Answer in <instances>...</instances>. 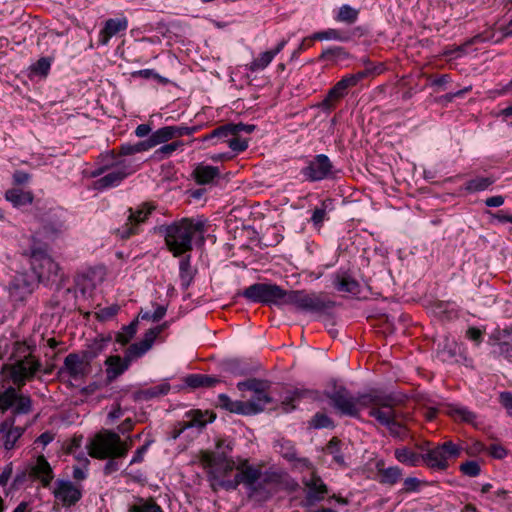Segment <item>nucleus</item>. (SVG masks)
<instances>
[{"mask_svg": "<svg viewBox=\"0 0 512 512\" xmlns=\"http://www.w3.org/2000/svg\"><path fill=\"white\" fill-rule=\"evenodd\" d=\"M446 413L456 421H462L469 424H473L477 418L476 414L467 407L458 405H449Z\"/></svg>", "mask_w": 512, "mask_h": 512, "instance_id": "36", "label": "nucleus"}, {"mask_svg": "<svg viewBox=\"0 0 512 512\" xmlns=\"http://www.w3.org/2000/svg\"><path fill=\"white\" fill-rule=\"evenodd\" d=\"M154 443V439H148L146 440V442L141 446L139 447L135 453H134V456L132 457L131 461H130V465H133L135 463H140L143 461L144 459V455L145 453L147 452L148 448Z\"/></svg>", "mask_w": 512, "mask_h": 512, "instance_id": "60", "label": "nucleus"}, {"mask_svg": "<svg viewBox=\"0 0 512 512\" xmlns=\"http://www.w3.org/2000/svg\"><path fill=\"white\" fill-rule=\"evenodd\" d=\"M31 473L38 478L45 487L49 486L54 477L52 468L43 455L38 456L36 464L31 469Z\"/></svg>", "mask_w": 512, "mask_h": 512, "instance_id": "25", "label": "nucleus"}, {"mask_svg": "<svg viewBox=\"0 0 512 512\" xmlns=\"http://www.w3.org/2000/svg\"><path fill=\"white\" fill-rule=\"evenodd\" d=\"M200 460L205 467L209 468L208 478L214 490L222 488V482L231 481V479L226 477L237 467L235 460L230 455H227L225 451H203Z\"/></svg>", "mask_w": 512, "mask_h": 512, "instance_id": "4", "label": "nucleus"}, {"mask_svg": "<svg viewBox=\"0 0 512 512\" xmlns=\"http://www.w3.org/2000/svg\"><path fill=\"white\" fill-rule=\"evenodd\" d=\"M187 416L191 417V422L188 427H203L206 425V421L203 419L204 413L201 410H191L187 413Z\"/></svg>", "mask_w": 512, "mask_h": 512, "instance_id": "61", "label": "nucleus"}, {"mask_svg": "<svg viewBox=\"0 0 512 512\" xmlns=\"http://www.w3.org/2000/svg\"><path fill=\"white\" fill-rule=\"evenodd\" d=\"M236 474L231 481L222 482V489L227 491L236 490L240 484H242L246 491L250 489L264 472L254 465L249 463L248 459H243L237 463Z\"/></svg>", "mask_w": 512, "mask_h": 512, "instance_id": "8", "label": "nucleus"}, {"mask_svg": "<svg viewBox=\"0 0 512 512\" xmlns=\"http://www.w3.org/2000/svg\"><path fill=\"white\" fill-rule=\"evenodd\" d=\"M232 128V125L230 123H227L225 125L215 128L209 134H206L205 136L199 138L198 140L201 142L211 141L213 145L228 143L229 138L231 136H234Z\"/></svg>", "mask_w": 512, "mask_h": 512, "instance_id": "27", "label": "nucleus"}, {"mask_svg": "<svg viewBox=\"0 0 512 512\" xmlns=\"http://www.w3.org/2000/svg\"><path fill=\"white\" fill-rule=\"evenodd\" d=\"M219 175L220 171L218 167L204 164H198L193 171V176L200 185L211 183L215 178L219 177Z\"/></svg>", "mask_w": 512, "mask_h": 512, "instance_id": "30", "label": "nucleus"}, {"mask_svg": "<svg viewBox=\"0 0 512 512\" xmlns=\"http://www.w3.org/2000/svg\"><path fill=\"white\" fill-rule=\"evenodd\" d=\"M34 288V280L31 276L20 273L14 276L9 284V293L16 301H22L31 294Z\"/></svg>", "mask_w": 512, "mask_h": 512, "instance_id": "19", "label": "nucleus"}, {"mask_svg": "<svg viewBox=\"0 0 512 512\" xmlns=\"http://www.w3.org/2000/svg\"><path fill=\"white\" fill-rule=\"evenodd\" d=\"M331 210H333V199L326 198L322 200L320 206L313 210L310 221L315 227H321L326 219L327 213Z\"/></svg>", "mask_w": 512, "mask_h": 512, "instance_id": "39", "label": "nucleus"}, {"mask_svg": "<svg viewBox=\"0 0 512 512\" xmlns=\"http://www.w3.org/2000/svg\"><path fill=\"white\" fill-rule=\"evenodd\" d=\"M249 302L268 306L293 305L297 310L324 314L335 307V301L322 294L306 293L303 290H285L277 284L254 283L238 293Z\"/></svg>", "mask_w": 512, "mask_h": 512, "instance_id": "1", "label": "nucleus"}, {"mask_svg": "<svg viewBox=\"0 0 512 512\" xmlns=\"http://www.w3.org/2000/svg\"><path fill=\"white\" fill-rule=\"evenodd\" d=\"M195 276V270L191 267V256L190 254L183 255V258L179 262V277L181 286L184 290L188 289L191 285Z\"/></svg>", "mask_w": 512, "mask_h": 512, "instance_id": "34", "label": "nucleus"}, {"mask_svg": "<svg viewBox=\"0 0 512 512\" xmlns=\"http://www.w3.org/2000/svg\"><path fill=\"white\" fill-rule=\"evenodd\" d=\"M321 401L322 397L318 390L294 388L286 390L282 400L281 409L285 413H289L297 408V404L303 400Z\"/></svg>", "mask_w": 512, "mask_h": 512, "instance_id": "15", "label": "nucleus"}, {"mask_svg": "<svg viewBox=\"0 0 512 512\" xmlns=\"http://www.w3.org/2000/svg\"><path fill=\"white\" fill-rule=\"evenodd\" d=\"M118 305H111L105 308L100 309V311L97 313V318L100 321H106L114 317L118 311H119Z\"/></svg>", "mask_w": 512, "mask_h": 512, "instance_id": "62", "label": "nucleus"}, {"mask_svg": "<svg viewBox=\"0 0 512 512\" xmlns=\"http://www.w3.org/2000/svg\"><path fill=\"white\" fill-rule=\"evenodd\" d=\"M279 483V475L275 472L265 471L257 483L247 491L249 498L258 502L270 499L274 493V486Z\"/></svg>", "mask_w": 512, "mask_h": 512, "instance_id": "13", "label": "nucleus"}, {"mask_svg": "<svg viewBox=\"0 0 512 512\" xmlns=\"http://www.w3.org/2000/svg\"><path fill=\"white\" fill-rule=\"evenodd\" d=\"M174 131L176 130L173 126L161 127L151 134V141L157 146L159 144L166 143L169 140L176 139Z\"/></svg>", "mask_w": 512, "mask_h": 512, "instance_id": "49", "label": "nucleus"}, {"mask_svg": "<svg viewBox=\"0 0 512 512\" xmlns=\"http://www.w3.org/2000/svg\"><path fill=\"white\" fill-rule=\"evenodd\" d=\"M32 401L29 396L18 395L15 401L14 414H27L31 411Z\"/></svg>", "mask_w": 512, "mask_h": 512, "instance_id": "55", "label": "nucleus"}, {"mask_svg": "<svg viewBox=\"0 0 512 512\" xmlns=\"http://www.w3.org/2000/svg\"><path fill=\"white\" fill-rule=\"evenodd\" d=\"M227 144L236 153L243 152L248 148L247 139H241L238 136H231Z\"/></svg>", "mask_w": 512, "mask_h": 512, "instance_id": "59", "label": "nucleus"}, {"mask_svg": "<svg viewBox=\"0 0 512 512\" xmlns=\"http://www.w3.org/2000/svg\"><path fill=\"white\" fill-rule=\"evenodd\" d=\"M332 285L338 292L357 295L360 293V284L349 271L340 269L331 276Z\"/></svg>", "mask_w": 512, "mask_h": 512, "instance_id": "20", "label": "nucleus"}, {"mask_svg": "<svg viewBox=\"0 0 512 512\" xmlns=\"http://www.w3.org/2000/svg\"><path fill=\"white\" fill-rule=\"evenodd\" d=\"M333 164L325 154H318L308 160L300 173L309 182H318L333 175Z\"/></svg>", "mask_w": 512, "mask_h": 512, "instance_id": "9", "label": "nucleus"}, {"mask_svg": "<svg viewBox=\"0 0 512 512\" xmlns=\"http://www.w3.org/2000/svg\"><path fill=\"white\" fill-rule=\"evenodd\" d=\"M349 36L346 33H343L337 29H328L325 31H320L314 33L310 39L311 40H336L340 42H346L349 40Z\"/></svg>", "mask_w": 512, "mask_h": 512, "instance_id": "44", "label": "nucleus"}, {"mask_svg": "<svg viewBox=\"0 0 512 512\" xmlns=\"http://www.w3.org/2000/svg\"><path fill=\"white\" fill-rule=\"evenodd\" d=\"M368 414L383 426L395 425V418L398 417L394 407H371Z\"/></svg>", "mask_w": 512, "mask_h": 512, "instance_id": "29", "label": "nucleus"}, {"mask_svg": "<svg viewBox=\"0 0 512 512\" xmlns=\"http://www.w3.org/2000/svg\"><path fill=\"white\" fill-rule=\"evenodd\" d=\"M502 335L503 336L501 337L500 333H491L489 336V343L492 346L497 347V349L493 351V354L496 356H503L508 360H512V344L505 342L506 336L504 334Z\"/></svg>", "mask_w": 512, "mask_h": 512, "instance_id": "31", "label": "nucleus"}, {"mask_svg": "<svg viewBox=\"0 0 512 512\" xmlns=\"http://www.w3.org/2000/svg\"><path fill=\"white\" fill-rule=\"evenodd\" d=\"M221 369L225 373L242 376L247 373L246 366L239 359H227L221 363Z\"/></svg>", "mask_w": 512, "mask_h": 512, "instance_id": "46", "label": "nucleus"}, {"mask_svg": "<svg viewBox=\"0 0 512 512\" xmlns=\"http://www.w3.org/2000/svg\"><path fill=\"white\" fill-rule=\"evenodd\" d=\"M138 323V318H136L130 324L123 326L121 330L117 332L115 341L121 345H127L136 335Z\"/></svg>", "mask_w": 512, "mask_h": 512, "instance_id": "41", "label": "nucleus"}, {"mask_svg": "<svg viewBox=\"0 0 512 512\" xmlns=\"http://www.w3.org/2000/svg\"><path fill=\"white\" fill-rule=\"evenodd\" d=\"M123 442L118 433L106 431L104 434H97L87 445L88 453L96 459L122 458L125 457L132 446V437Z\"/></svg>", "mask_w": 512, "mask_h": 512, "instance_id": "3", "label": "nucleus"}, {"mask_svg": "<svg viewBox=\"0 0 512 512\" xmlns=\"http://www.w3.org/2000/svg\"><path fill=\"white\" fill-rule=\"evenodd\" d=\"M304 484L308 488L302 503V506L305 508H310L317 502L322 501L328 493L327 485L314 473L311 475L310 479L304 482Z\"/></svg>", "mask_w": 512, "mask_h": 512, "instance_id": "17", "label": "nucleus"}, {"mask_svg": "<svg viewBox=\"0 0 512 512\" xmlns=\"http://www.w3.org/2000/svg\"><path fill=\"white\" fill-rule=\"evenodd\" d=\"M494 183V180L489 177H477L469 180L466 183V190L469 192H478L487 189Z\"/></svg>", "mask_w": 512, "mask_h": 512, "instance_id": "52", "label": "nucleus"}, {"mask_svg": "<svg viewBox=\"0 0 512 512\" xmlns=\"http://www.w3.org/2000/svg\"><path fill=\"white\" fill-rule=\"evenodd\" d=\"M309 427L313 429H334V421L325 413L317 412L309 421Z\"/></svg>", "mask_w": 512, "mask_h": 512, "instance_id": "48", "label": "nucleus"}, {"mask_svg": "<svg viewBox=\"0 0 512 512\" xmlns=\"http://www.w3.org/2000/svg\"><path fill=\"white\" fill-rule=\"evenodd\" d=\"M155 230L164 237L167 249L174 257H180L193 249V238L199 235L204 242V222L194 218H182L169 225H160Z\"/></svg>", "mask_w": 512, "mask_h": 512, "instance_id": "2", "label": "nucleus"}, {"mask_svg": "<svg viewBox=\"0 0 512 512\" xmlns=\"http://www.w3.org/2000/svg\"><path fill=\"white\" fill-rule=\"evenodd\" d=\"M127 29L126 19H109L106 21L104 28L100 32L99 43L106 45L110 38L120 31Z\"/></svg>", "mask_w": 512, "mask_h": 512, "instance_id": "26", "label": "nucleus"}, {"mask_svg": "<svg viewBox=\"0 0 512 512\" xmlns=\"http://www.w3.org/2000/svg\"><path fill=\"white\" fill-rule=\"evenodd\" d=\"M273 402V399L268 395L267 390L258 393H253L250 400L246 401L249 410H253L252 415L262 412L267 404Z\"/></svg>", "mask_w": 512, "mask_h": 512, "instance_id": "37", "label": "nucleus"}, {"mask_svg": "<svg viewBox=\"0 0 512 512\" xmlns=\"http://www.w3.org/2000/svg\"><path fill=\"white\" fill-rule=\"evenodd\" d=\"M51 67V60L47 57L40 58L31 66V71L35 75L46 76Z\"/></svg>", "mask_w": 512, "mask_h": 512, "instance_id": "56", "label": "nucleus"}, {"mask_svg": "<svg viewBox=\"0 0 512 512\" xmlns=\"http://www.w3.org/2000/svg\"><path fill=\"white\" fill-rule=\"evenodd\" d=\"M112 341L111 335L107 336H99L95 338L87 348L82 352L84 361L86 365H90V363L103 351L106 350L109 343Z\"/></svg>", "mask_w": 512, "mask_h": 512, "instance_id": "23", "label": "nucleus"}, {"mask_svg": "<svg viewBox=\"0 0 512 512\" xmlns=\"http://www.w3.org/2000/svg\"><path fill=\"white\" fill-rule=\"evenodd\" d=\"M342 446V441L337 437H333L326 445V453L332 455L334 462L340 467L347 468L348 464L345 461Z\"/></svg>", "mask_w": 512, "mask_h": 512, "instance_id": "38", "label": "nucleus"}, {"mask_svg": "<svg viewBox=\"0 0 512 512\" xmlns=\"http://www.w3.org/2000/svg\"><path fill=\"white\" fill-rule=\"evenodd\" d=\"M184 143L182 141L176 140L168 144L162 145L160 148L154 151L153 159L157 161H162L168 158L173 152H175L179 147H181Z\"/></svg>", "mask_w": 512, "mask_h": 512, "instance_id": "50", "label": "nucleus"}, {"mask_svg": "<svg viewBox=\"0 0 512 512\" xmlns=\"http://www.w3.org/2000/svg\"><path fill=\"white\" fill-rule=\"evenodd\" d=\"M5 199L11 202L14 207L19 208L31 204L34 196L29 191L13 188L6 191Z\"/></svg>", "mask_w": 512, "mask_h": 512, "instance_id": "33", "label": "nucleus"}, {"mask_svg": "<svg viewBox=\"0 0 512 512\" xmlns=\"http://www.w3.org/2000/svg\"><path fill=\"white\" fill-rule=\"evenodd\" d=\"M219 382L220 380L217 377L206 374H190L185 378L186 385L193 389L200 387H213Z\"/></svg>", "mask_w": 512, "mask_h": 512, "instance_id": "35", "label": "nucleus"}, {"mask_svg": "<svg viewBox=\"0 0 512 512\" xmlns=\"http://www.w3.org/2000/svg\"><path fill=\"white\" fill-rule=\"evenodd\" d=\"M108 157L110 158L111 168L104 176L98 178L94 182L93 186L96 190L102 191L117 187L125 178L136 171V167L131 161L119 159L114 154H111Z\"/></svg>", "mask_w": 512, "mask_h": 512, "instance_id": "6", "label": "nucleus"}, {"mask_svg": "<svg viewBox=\"0 0 512 512\" xmlns=\"http://www.w3.org/2000/svg\"><path fill=\"white\" fill-rule=\"evenodd\" d=\"M106 366V382L112 383L119 376L125 373L130 365L129 363L119 355L108 356L104 362Z\"/></svg>", "mask_w": 512, "mask_h": 512, "instance_id": "21", "label": "nucleus"}, {"mask_svg": "<svg viewBox=\"0 0 512 512\" xmlns=\"http://www.w3.org/2000/svg\"><path fill=\"white\" fill-rule=\"evenodd\" d=\"M377 468L381 477L380 482L384 484L393 485L397 483L402 476V470L398 466L380 468V463H378Z\"/></svg>", "mask_w": 512, "mask_h": 512, "instance_id": "42", "label": "nucleus"}, {"mask_svg": "<svg viewBox=\"0 0 512 512\" xmlns=\"http://www.w3.org/2000/svg\"><path fill=\"white\" fill-rule=\"evenodd\" d=\"M169 391L170 385L168 383H161L148 389L136 391L133 394V399L135 401H148L153 398L166 395L168 394Z\"/></svg>", "mask_w": 512, "mask_h": 512, "instance_id": "32", "label": "nucleus"}, {"mask_svg": "<svg viewBox=\"0 0 512 512\" xmlns=\"http://www.w3.org/2000/svg\"><path fill=\"white\" fill-rule=\"evenodd\" d=\"M394 455L399 462L409 466H416L420 459H422V455L413 452L407 447L396 449Z\"/></svg>", "mask_w": 512, "mask_h": 512, "instance_id": "43", "label": "nucleus"}, {"mask_svg": "<svg viewBox=\"0 0 512 512\" xmlns=\"http://www.w3.org/2000/svg\"><path fill=\"white\" fill-rule=\"evenodd\" d=\"M438 446L440 447L442 452L445 454L447 459L449 457H452V458L458 457L462 450L461 447L454 444L452 441H446L443 444L438 445Z\"/></svg>", "mask_w": 512, "mask_h": 512, "instance_id": "58", "label": "nucleus"}, {"mask_svg": "<svg viewBox=\"0 0 512 512\" xmlns=\"http://www.w3.org/2000/svg\"><path fill=\"white\" fill-rule=\"evenodd\" d=\"M166 311L167 308L165 306L158 305L153 312L141 309L138 317L142 320L158 322L165 316Z\"/></svg>", "mask_w": 512, "mask_h": 512, "instance_id": "54", "label": "nucleus"}, {"mask_svg": "<svg viewBox=\"0 0 512 512\" xmlns=\"http://www.w3.org/2000/svg\"><path fill=\"white\" fill-rule=\"evenodd\" d=\"M324 395L339 416L359 418L355 396L345 386H335L332 391H325Z\"/></svg>", "mask_w": 512, "mask_h": 512, "instance_id": "7", "label": "nucleus"}, {"mask_svg": "<svg viewBox=\"0 0 512 512\" xmlns=\"http://www.w3.org/2000/svg\"><path fill=\"white\" fill-rule=\"evenodd\" d=\"M422 460L432 469L445 470L448 467L447 457L439 446L423 454Z\"/></svg>", "mask_w": 512, "mask_h": 512, "instance_id": "28", "label": "nucleus"}, {"mask_svg": "<svg viewBox=\"0 0 512 512\" xmlns=\"http://www.w3.org/2000/svg\"><path fill=\"white\" fill-rule=\"evenodd\" d=\"M273 59V54L270 51H265L248 65V69L251 72L261 71L265 69L272 62Z\"/></svg>", "mask_w": 512, "mask_h": 512, "instance_id": "51", "label": "nucleus"}, {"mask_svg": "<svg viewBox=\"0 0 512 512\" xmlns=\"http://www.w3.org/2000/svg\"><path fill=\"white\" fill-rule=\"evenodd\" d=\"M359 15V10L351 7L348 4H344L339 8L338 14L335 17L336 21L343 22L346 24H354Z\"/></svg>", "mask_w": 512, "mask_h": 512, "instance_id": "45", "label": "nucleus"}, {"mask_svg": "<svg viewBox=\"0 0 512 512\" xmlns=\"http://www.w3.org/2000/svg\"><path fill=\"white\" fill-rule=\"evenodd\" d=\"M54 496L62 502L63 506L71 507L80 501L82 491L80 487L73 484L71 481L59 479L56 481Z\"/></svg>", "mask_w": 512, "mask_h": 512, "instance_id": "16", "label": "nucleus"}, {"mask_svg": "<svg viewBox=\"0 0 512 512\" xmlns=\"http://www.w3.org/2000/svg\"><path fill=\"white\" fill-rule=\"evenodd\" d=\"M167 323H163L156 327L150 328L144 334L139 342L131 344L125 351L124 359L131 365L132 361L142 357L153 345L156 337L167 327Z\"/></svg>", "mask_w": 512, "mask_h": 512, "instance_id": "11", "label": "nucleus"}, {"mask_svg": "<svg viewBox=\"0 0 512 512\" xmlns=\"http://www.w3.org/2000/svg\"><path fill=\"white\" fill-rule=\"evenodd\" d=\"M15 418L10 417L0 423V444L6 449L14 448L17 440L23 435L25 429L16 427Z\"/></svg>", "mask_w": 512, "mask_h": 512, "instance_id": "18", "label": "nucleus"}, {"mask_svg": "<svg viewBox=\"0 0 512 512\" xmlns=\"http://www.w3.org/2000/svg\"><path fill=\"white\" fill-rule=\"evenodd\" d=\"M154 207L143 204L136 210L129 208L127 222L116 230V235L121 239H128L139 231V225L146 221Z\"/></svg>", "mask_w": 512, "mask_h": 512, "instance_id": "10", "label": "nucleus"}, {"mask_svg": "<svg viewBox=\"0 0 512 512\" xmlns=\"http://www.w3.org/2000/svg\"><path fill=\"white\" fill-rule=\"evenodd\" d=\"M88 366L84 361L83 355L79 356L76 353H71L64 359V368L73 379L84 377L87 374Z\"/></svg>", "mask_w": 512, "mask_h": 512, "instance_id": "22", "label": "nucleus"}, {"mask_svg": "<svg viewBox=\"0 0 512 512\" xmlns=\"http://www.w3.org/2000/svg\"><path fill=\"white\" fill-rule=\"evenodd\" d=\"M128 512H163L153 498H138L137 502L128 507Z\"/></svg>", "mask_w": 512, "mask_h": 512, "instance_id": "40", "label": "nucleus"}, {"mask_svg": "<svg viewBox=\"0 0 512 512\" xmlns=\"http://www.w3.org/2000/svg\"><path fill=\"white\" fill-rule=\"evenodd\" d=\"M460 471L469 477H476L481 472V467L476 461H466L460 465Z\"/></svg>", "mask_w": 512, "mask_h": 512, "instance_id": "57", "label": "nucleus"}, {"mask_svg": "<svg viewBox=\"0 0 512 512\" xmlns=\"http://www.w3.org/2000/svg\"><path fill=\"white\" fill-rule=\"evenodd\" d=\"M15 388L8 387L4 392L0 393V411L4 412L11 408L17 399Z\"/></svg>", "mask_w": 512, "mask_h": 512, "instance_id": "53", "label": "nucleus"}, {"mask_svg": "<svg viewBox=\"0 0 512 512\" xmlns=\"http://www.w3.org/2000/svg\"><path fill=\"white\" fill-rule=\"evenodd\" d=\"M40 363L32 356L25 357L9 366V377L18 387L25 385L27 378H32L40 369Z\"/></svg>", "mask_w": 512, "mask_h": 512, "instance_id": "14", "label": "nucleus"}, {"mask_svg": "<svg viewBox=\"0 0 512 512\" xmlns=\"http://www.w3.org/2000/svg\"><path fill=\"white\" fill-rule=\"evenodd\" d=\"M31 268L39 281L50 280L52 276H57L59 265L48 255L47 245L36 242L30 247Z\"/></svg>", "mask_w": 512, "mask_h": 512, "instance_id": "5", "label": "nucleus"}, {"mask_svg": "<svg viewBox=\"0 0 512 512\" xmlns=\"http://www.w3.org/2000/svg\"><path fill=\"white\" fill-rule=\"evenodd\" d=\"M217 407L225 409L231 413H236L240 415L250 416L252 415L253 410L248 409V405L246 401H233L226 394H220L218 396Z\"/></svg>", "mask_w": 512, "mask_h": 512, "instance_id": "24", "label": "nucleus"}, {"mask_svg": "<svg viewBox=\"0 0 512 512\" xmlns=\"http://www.w3.org/2000/svg\"><path fill=\"white\" fill-rule=\"evenodd\" d=\"M344 54H345L344 48H342V47H339V46L329 47L321 53L320 59L328 60V59H332V58H338Z\"/></svg>", "mask_w": 512, "mask_h": 512, "instance_id": "63", "label": "nucleus"}, {"mask_svg": "<svg viewBox=\"0 0 512 512\" xmlns=\"http://www.w3.org/2000/svg\"><path fill=\"white\" fill-rule=\"evenodd\" d=\"M355 396L356 407L359 412L362 408L366 407H395L401 399L395 394H386L378 391H371L369 393H357Z\"/></svg>", "mask_w": 512, "mask_h": 512, "instance_id": "12", "label": "nucleus"}, {"mask_svg": "<svg viewBox=\"0 0 512 512\" xmlns=\"http://www.w3.org/2000/svg\"><path fill=\"white\" fill-rule=\"evenodd\" d=\"M137 75L140 77H143L145 79L154 78V79H157L160 83H164V84H166L168 82V80L166 78L157 74L153 69H143V70H139V71L133 73V76H137Z\"/></svg>", "mask_w": 512, "mask_h": 512, "instance_id": "64", "label": "nucleus"}, {"mask_svg": "<svg viewBox=\"0 0 512 512\" xmlns=\"http://www.w3.org/2000/svg\"><path fill=\"white\" fill-rule=\"evenodd\" d=\"M354 86L352 79L346 75L329 90V97L339 100L347 94L348 88Z\"/></svg>", "mask_w": 512, "mask_h": 512, "instance_id": "47", "label": "nucleus"}]
</instances>
